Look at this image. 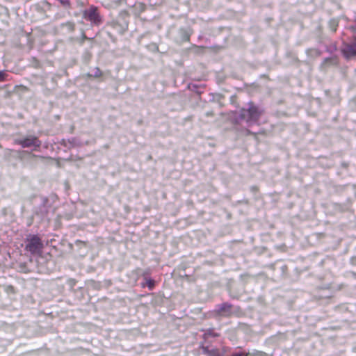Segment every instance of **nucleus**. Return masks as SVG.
Segmentation results:
<instances>
[{
    "label": "nucleus",
    "mask_w": 356,
    "mask_h": 356,
    "mask_svg": "<svg viewBox=\"0 0 356 356\" xmlns=\"http://www.w3.org/2000/svg\"><path fill=\"white\" fill-rule=\"evenodd\" d=\"M264 113V110L256 106L253 102L248 104V108H243L239 111L238 119L244 120L248 126L258 124L261 116Z\"/></svg>",
    "instance_id": "obj_1"
},
{
    "label": "nucleus",
    "mask_w": 356,
    "mask_h": 356,
    "mask_svg": "<svg viewBox=\"0 0 356 356\" xmlns=\"http://www.w3.org/2000/svg\"><path fill=\"white\" fill-rule=\"evenodd\" d=\"M44 245L41 239L35 235H30L27 238L25 249L34 255H41Z\"/></svg>",
    "instance_id": "obj_2"
},
{
    "label": "nucleus",
    "mask_w": 356,
    "mask_h": 356,
    "mask_svg": "<svg viewBox=\"0 0 356 356\" xmlns=\"http://www.w3.org/2000/svg\"><path fill=\"white\" fill-rule=\"evenodd\" d=\"M150 3L153 6H159L163 3V0H149Z\"/></svg>",
    "instance_id": "obj_10"
},
{
    "label": "nucleus",
    "mask_w": 356,
    "mask_h": 356,
    "mask_svg": "<svg viewBox=\"0 0 356 356\" xmlns=\"http://www.w3.org/2000/svg\"><path fill=\"white\" fill-rule=\"evenodd\" d=\"M353 44L356 47V38L355 39L354 42H353Z\"/></svg>",
    "instance_id": "obj_21"
},
{
    "label": "nucleus",
    "mask_w": 356,
    "mask_h": 356,
    "mask_svg": "<svg viewBox=\"0 0 356 356\" xmlns=\"http://www.w3.org/2000/svg\"><path fill=\"white\" fill-rule=\"evenodd\" d=\"M31 156L33 157H38V158H40V159H44V157L42 156H36L35 154H31Z\"/></svg>",
    "instance_id": "obj_20"
},
{
    "label": "nucleus",
    "mask_w": 356,
    "mask_h": 356,
    "mask_svg": "<svg viewBox=\"0 0 356 356\" xmlns=\"http://www.w3.org/2000/svg\"><path fill=\"white\" fill-rule=\"evenodd\" d=\"M102 73L100 70V69L99 67H95L94 70H93V72L91 73V74H88V75L89 76H93V77H100L102 76Z\"/></svg>",
    "instance_id": "obj_6"
},
{
    "label": "nucleus",
    "mask_w": 356,
    "mask_h": 356,
    "mask_svg": "<svg viewBox=\"0 0 356 356\" xmlns=\"http://www.w3.org/2000/svg\"><path fill=\"white\" fill-rule=\"evenodd\" d=\"M83 16L84 19L95 25L99 24L102 22L99 14L97 12V8L95 6H90L88 9L85 10Z\"/></svg>",
    "instance_id": "obj_4"
},
{
    "label": "nucleus",
    "mask_w": 356,
    "mask_h": 356,
    "mask_svg": "<svg viewBox=\"0 0 356 356\" xmlns=\"http://www.w3.org/2000/svg\"><path fill=\"white\" fill-rule=\"evenodd\" d=\"M307 54L309 56H319L321 55V51L316 49H310L307 51Z\"/></svg>",
    "instance_id": "obj_7"
},
{
    "label": "nucleus",
    "mask_w": 356,
    "mask_h": 356,
    "mask_svg": "<svg viewBox=\"0 0 356 356\" xmlns=\"http://www.w3.org/2000/svg\"><path fill=\"white\" fill-rule=\"evenodd\" d=\"M230 309V306L227 305V304H224L221 308V311L222 312H226V311H229Z\"/></svg>",
    "instance_id": "obj_15"
},
{
    "label": "nucleus",
    "mask_w": 356,
    "mask_h": 356,
    "mask_svg": "<svg viewBox=\"0 0 356 356\" xmlns=\"http://www.w3.org/2000/svg\"><path fill=\"white\" fill-rule=\"evenodd\" d=\"M248 354L245 353H235L232 356H247Z\"/></svg>",
    "instance_id": "obj_17"
},
{
    "label": "nucleus",
    "mask_w": 356,
    "mask_h": 356,
    "mask_svg": "<svg viewBox=\"0 0 356 356\" xmlns=\"http://www.w3.org/2000/svg\"><path fill=\"white\" fill-rule=\"evenodd\" d=\"M337 50V46L335 44L331 45L329 48L327 49V51L332 53Z\"/></svg>",
    "instance_id": "obj_13"
},
{
    "label": "nucleus",
    "mask_w": 356,
    "mask_h": 356,
    "mask_svg": "<svg viewBox=\"0 0 356 356\" xmlns=\"http://www.w3.org/2000/svg\"><path fill=\"white\" fill-rule=\"evenodd\" d=\"M245 134H246V135H254V136L255 135V134H254V133H253L252 131H250V130H249V129H246V130H245Z\"/></svg>",
    "instance_id": "obj_18"
},
{
    "label": "nucleus",
    "mask_w": 356,
    "mask_h": 356,
    "mask_svg": "<svg viewBox=\"0 0 356 356\" xmlns=\"http://www.w3.org/2000/svg\"><path fill=\"white\" fill-rule=\"evenodd\" d=\"M6 74L3 71H0V81H3L6 79Z\"/></svg>",
    "instance_id": "obj_14"
},
{
    "label": "nucleus",
    "mask_w": 356,
    "mask_h": 356,
    "mask_svg": "<svg viewBox=\"0 0 356 356\" xmlns=\"http://www.w3.org/2000/svg\"><path fill=\"white\" fill-rule=\"evenodd\" d=\"M15 143L21 145L23 148L33 146L35 149L40 147L41 141L34 136H28L24 138L15 140Z\"/></svg>",
    "instance_id": "obj_3"
},
{
    "label": "nucleus",
    "mask_w": 356,
    "mask_h": 356,
    "mask_svg": "<svg viewBox=\"0 0 356 356\" xmlns=\"http://www.w3.org/2000/svg\"><path fill=\"white\" fill-rule=\"evenodd\" d=\"M341 53L346 59L350 60L356 57V47L353 43H344L341 48Z\"/></svg>",
    "instance_id": "obj_5"
},
{
    "label": "nucleus",
    "mask_w": 356,
    "mask_h": 356,
    "mask_svg": "<svg viewBox=\"0 0 356 356\" xmlns=\"http://www.w3.org/2000/svg\"><path fill=\"white\" fill-rule=\"evenodd\" d=\"M328 62L331 63L332 64H336L337 63V60H336L335 58H325L324 60L323 65H325Z\"/></svg>",
    "instance_id": "obj_9"
},
{
    "label": "nucleus",
    "mask_w": 356,
    "mask_h": 356,
    "mask_svg": "<svg viewBox=\"0 0 356 356\" xmlns=\"http://www.w3.org/2000/svg\"><path fill=\"white\" fill-rule=\"evenodd\" d=\"M206 115H207V116H212V115H213V112H211V111H210V112H207V113H206Z\"/></svg>",
    "instance_id": "obj_19"
},
{
    "label": "nucleus",
    "mask_w": 356,
    "mask_h": 356,
    "mask_svg": "<svg viewBox=\"0 0 356 356\" xmlns=\"http://www.w3.org/2000/svg\"><path fill=\"white\" fill-rule=\"evenodd\" d=\"M337 26H338V24L336 20L332 19L330 22V28L333 32L336 31Z\"/></svg>",
    "instance_id": "obj_8"
},
{
    "label": "nucleus",
    "mask_w": 356,
    "mask_h": 356,
    "mask_svg": "<svg viewBox=\"0 0 356 356\" xmlns=\"http://www.w3.org/2000/svg\"><path fill=\"white\" fill-rule=\"evenodd\" d=\"M183 33H184V40H190V35L191 34L188 33H187L185 31H183Z\"/></svg>",
    "instance_id": "obj_16"
},
{
    "label": "nucleus",
    "mask_w": 356,
    "mask_h": 356,
    "mask_svg": "<svg viewBox=\"0 0 356 356\" xmlns=\"http://www.w3.org/2000/svg\"><path fill=\"white\" fill-rule=\"evenodd\" d=\"M58 1L63 6L67 7V6H70V0H58Z\"/></svg>",
    "instance_id": "obj_12"
},
{
    "label": "nucleus",
    "mask_w": 356,
    "mask_h": 356,
    "mask_svg": "<svg viewBox=\"0 0 356 356\" xmlns=\"http://www.w3.org/2000/svg\"><path fill=\"white\" fill-rule=\"evenodd\" d=\"M355 73H356V68H355Z\"/></svg>",
    "instance_id": "obj_22"
},
{
    "label": "nucleus",
    "mask_w": 356,
    "mask_h": 356,
    "mask_svg": "<svg viewBox=\"0 0 356 356\" xmlns=\"http://www.w3.org/2000/svg\"><path fill=\"white\" fill-rule=\"evenodd\" d=\"M147 286H148L150 289H152L154 287V280H150V279H149V280H147Z\"/></svg>",
    "instance_id": "obj_11"
}]
</instances>
